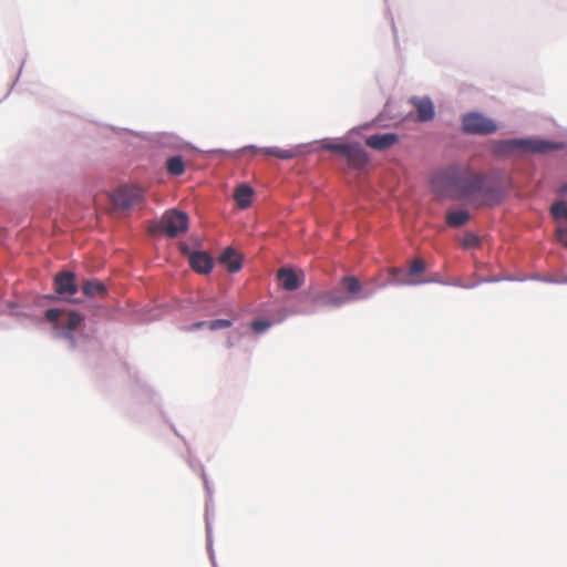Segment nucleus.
<instances>
[{"label": "nucleus", "mask_w": 567, "mask_h": 567, "mask_svg": "<svg viewBox=\"0 0 567 567\" xmlns=\"http://www.w3.org/2000/svg\"><path fill=\"white\" fill-rule=\"evenodd\" d=\"M54 291L65 299H71L78 292V285L75 284L74 272H58L54 277Z\"/></svg>", "instance_id": "obj_7"}, {"label": "nucleus", "mask_w": 567, "mask_h": 567, "mask_svg": "<svg viewBox=\"0 0 567 567\" xmlns=\"http://www.w3.org/2000/svg\"><path fill=\"white\" fill-rule=\"evenodd\" d=\"M349 144H339V143H332L329 141H323L321 144V148L326 151H331L344 155L347 147Z\"/></svg>", "instance_id": "obj_24"}, {"label": "nucleus", "mask_w": 567, "mask_h": 567, "mask_svg": "<svg viewBox=\"0 0 567 567\" xmlns=\"http://www.w3.org/2000/svg\"><path fill=\"white\" fill-rule=\"evenodd\" d=\"M463 131L468 134L488 135L497 131V125L481 113H467L462 121Z\"/></svg>", "instance_id": "obj_4"}, {"label": "nucleus", "mask_w": 567, "mask_h": 567, "mask_svg": "<svg viewBox=\"0 0 567 567\" xmlns=\"http://www.w3.org/2000/svg\"><path fill=\"white\" fill-rule=\"evenodd\" d=\"M343 157L348 161L350 167L357 169L363 168L369 161V157L364 150L357 144H349Z\"/></svg>", "instance_id": "obj_9"}, {"label": "nucleus", "mask_w": 567, "mask_h": 567, "mask_svg": "<svg viewBox=\"0 0 567 567\" xmlns=\"http://www.w3.org/2000/svg\"><path fill=\"white\" fill-rule=\"evenodd\" d=\"M219 262L224 264L229 272H237L243 266L241 256L231 247L224 250L219 257Z\"/></svg>", "instance_id": "obj_12"}, {"label": "nucleus", "mask_w": 567, "mask_h": 567, "mask_svg": "<svg viewBox=\"0 0 567 567\" xmlns=\"http://www.w3.org/2000/svg\"><path fill=\"white\" fill-rule=\"evenodd\" d=\"M189 265L198 274H208L213 268V258L204 251H194L189 255Z\"/></svg>", "instance_id": "obj_11"}, {"label": "nucleus", "mask_w": 567, "mask_h": 567, "mask_svg": "<svg viewBox=\"0 0 567 567\" xmlns=\"http://www.w3.org/2000/svg\"><path fill=\"white\" fill-rule=\"evenodd\" d=\"M445 220L450 227H460L470 220V214L464 209L452 210L446 214Z\"/></svg>", "instance_id": "obj_18"}, {"label": "nucleus", "mask_w": 567, "mask_h": 567, "mask_svg": "<svg viewBox=\"0 0 567 567\" xmlns=\"http://www.w3.org/2000/svg\"><path fill=\"white\" fill-rule=\"evenodd\" d=\"M81 289L82 293L89 298L101 299L106 295L105 285L97 279L85 280Z\"/></svg>", "instance_id": "obj_15"}, {"label": "nucleus", "mask_w": 567, "mask_h": 567, "mask_svg": "<svg viewBox=\"0 0 567 567\" xmlns=\"http://www.w3.org/2000/svg\"><path fill=\"white\" fill-rule=\"evenodd\" d=\"M433 190L449 198L465 202L473 208L498 205L505 197L501 182L468 166L451 165L431 177Z\"/></svg>", "instance_id": "obj_1"}, {"label": "nucleus", "mask_w": 567, "mask_h": 567, "mask_svg": "<svg viewBox=\"0 0 567 567\" xmlns=\"http://www.w3.org/2000/svg\"><path fill=\"white\" fill-rule=\"evenodd\" d=\"M249 150H251L254 153L260 152L266 156H274L279 159H291L298 155L297 148H280V147L257 148L255 146H250Z\"/></svg>", "instance_id": "obj_13"}, {"label": "nucleus", "mask_w": 567, "mask_h": 567, "mask_svg": "<svg viewBox=\"0 0 567 567\" xmlns=\"http://www.w3.org/2000/svg\"><path fill=\"white\" fill-rule=\"evenodd\" d=\"M390 274L391 281L396 285H417L421 282L420 280L409 278L406 271L400 268H392Z\"/></svg>", "instance_id": "obj_19"}, {"label": "nucleus", "mask_w": 567, "mask_h": 567, "mask_svg": "<svg viewBox=\"0 0 567 567\" xmlns=\"http://www.w3.org/2000/svg\"><path fill=\"white\" fill-rule=\"evenodd\" d=\"M369 292L364 291L355 276H344L339 286L324 295V302L331 306H341L348 301L364 298Z\"/></svg>", "instance_id": "obj_2"}, {"label": "nucleus", "mask_w": 567, "mask_h": 567, "mask_svg": "<svg viewBox=\"0 0 567 567\" xmlns=\"http://www.w3.org/2000/svg\"><path fill=\"white\" fill-rule=\"evenodd\" d=\"M410 103L414 106L416 111V120L419 122H430L434 118L435 107L430 97L414 96L410 100Z\"/></svg>", "instance_id": "obj_8"}, {"label": "nucleus", "mask_w": 567, "mask_h": 567, "mask_svg": "<svg viewBox=\"0 0 567 567\" xmlns=\"http://www.w3.org/2000/svg\"><path fill=\"white\" fill-rule=\"evenodd\" d=\"M254 189L248 185H239L234 193V198L240 209H246L251 204Z\"/></svg>", "instance_id": "obj_16"}, {"label": "nucleus", "mask_w": 567, "mask_h": 567, "mask_svg": "<svg viewBox=\"0 0 567 567\" xmlns=\"http://www.w3.org/2000/svg\"><path fill=\"white\" fill-rule=\"evenodd\" d=\"M205 323H206V321H198V322L194 323L192 326V328L198 329V328L203 327Z\"/></svg>", "instance_id": "obj_30"}, {"label": "nucleus", "mask_w": 567, "mask_h": 567, "mask_svg": "<svg viewBox=\"0 0 567 567\" xmlns=\"http://www.w3.org/2000/svg\"><path fill=\"white\" fill-rule=\"evenodd\" d=\"M188 217L185 213L178 210L166 212L159 223L158 229L165 233L171 238L178 236L181 233L187 230Z\"/></svg>", "instance_id": "obj_5"}, {"label": "nucleus", "mask_w": 567, "mask_h": 567, "mask_svg": "<svg viewBox=\"0 0 567 567\" xmlns=\"http://www.w3.org/2000/svg\"><path fill=\"white\" fill-rule=\"evenodd\" d=\"M68 319L73 320V319H81V318H80L76 313L71 312V313L69 315Z\"/></svg>", "instance_id": "obj_31"}, {"label": "nucleus", "mask_w": 567, "mask_h": 567, "mask_svg": "<svg viewBox=\"0 0 567 567\" xmlns=\"http://www.w3.org/2000/svg\"><path fill=\"white\" fill-rule=\"evenodd\" d=\"M55 337L72 339L71 332L78 329L81 321H52Z\"/></svg>", "instance_id": "obj_17"}, {"label": "nucleus", "mask_w": 567, "mask_h": 567, "mask_svg": "<svg viewBox=\"0 0 567 567\" xmlns=\"http://www.w3.org/2000/svg\"><path fill=\"white\" fill-rule=\"evenodd\" d=\"M559 148V145L544 140H508L499 142L495 152L499 155L514 153H547Z\"/></svg>", "instance_id": "obj_3"}, {"label": "nucleus", "mask_w": 567, "mask_h": 567, "mask_svg": "<svg viewBox=\"0 0 567 567\" xmlns=\"http://www.w3.org/2000/svg\"><path fill=\"white\" fill-rule=\"evenodd\" d=\"M461 245L464 249L476 248L481 245V239L477 235L467 233L463 237Z\"/></svg>", "instance_id": "obj_22"}, {"label": "nucleus", "mask_w": 567, "mask_h": 567, "mask_svg": "<svg viewBox=\"0 0 567 567\" xmlns=\"http://www.w3.org/2000/svg\"><path fill=\"white\" fill-rule=\"evenodd\" d=\"M556 239L567 247V227L566 226H558L556 229Z\"/></svg>", "instance_id": "obj_25"}, {"label": "nucleus", "mask_w": 567, "mask_h": 567, "mask_svg": "<svg viewBox=\"0 0 567 567\" xmlns=\"http://www.w3.org/2000/svg\"><path fill=\"white\" fill-rule=\"evenodd\" d=\"M399 141L394 133L374 134L365 138V145L377 151H384Z\"/></svg>", "instance_id": "obj_10"}, {"label": "nucleus", "mask_w": 567, "mask_h": 567, "mask_svg": "<svg viewBox=\"0 0 567 567\" xmlns=\"http://www.w3.org/2000/svg\"><path fill=\"white\" fill-rule=\"evenodd\" d=\"M557 193L560 195H567V183L560 185Z\"/></svg>", "instance_id": "obj_29"}, {"label": "nucleus", "mask_w": 567, "mask_h": 567, "mask_svg": "<svg viewBox=\"0 0 567 567\" xmlns=\"http://www.w3.org/2000/svg\"><path fill=\"white\" fill-rule=\"evenodd\" d=\"M270 326V321H252L251 328L256 333L265 331Z\"/></svg>", "instance_id": "obj_26"}, {"label": "nucleus", "mask_w": 567, "mask_h": 567, "mask_svg": "<svg viewBox=\"0 0 567 567\" xmlns=\"http://www.w3.org/2000/svg\"><path fill=\"white\" fill-rule=\"evenodd\" d=\"M425 269V262L421 258H416L412 261L410 265L409 271L406 274L409 275V278H413L416 275H420Z\"/></svg>", "instance_id": "obj_23"}, {"label": "nucleus", "mask_w": 567, "mask_h": 567, "mask_svg": "<svg viewBox=\"0 0 567 567\" xmlns=\"http://www.w3.org/2000/svg\"><path fill=\"white\" fill-rule=\"evenodd\" d=\"M230 324H231V321H209L208 329L215 330V329L228 328Z\"/></svg>", "instance_id": "obj_28"}, {"label": "nucleus", "mask_w": 567, "mask_h": 567, "mask_svg": "<svg viewBox=\"0 0 567 567\" xmlns=\"http://www.w3.org/2000/svg\"><path fill=\"white\" fill-rule=\"evenodd\" d=\"M550 213L556 220H567V203L564 200L554 203L550 207Z\"/></svg>", "instance_id": "obj_21"}, {"label": "nucleus", "mask_w": 567, "mask_h": 567, "mask_svg": "<svg viewBox=\"0 0 567 567\" xmlns=\"http://www.w3.org/2000/svg\"><path fill=\"white\" fill-rule=\"evenodd\" d=\"M62 316V312L58 308L48 309L45 311L44 319L51 320V319H60Z\"/></svg>", "instance_id": "obj_27"}, {"label": "nucleus", "mask_w": 567, "mask_h": 567, "mask_svg": "<svg viewBox=\"0 0 567 567\" xmlns=\"http://www.w3.org/2000/svg\"><path fill=\"white\" fill-rule=\"evenodd\" d=\"M277 276L286 290L292 291L301 286L299 276L292 269L281 268L278 270Z\"/></svg>", "instance_id": "obj_14"}, {"label": "nucleus", "mask_w": 567, "mask_h": 567, "mask_svg": "<svg viewBox=\"0 0 567 567\" xmlns=\"http://www.w3.org/2000/svg\"><path fill=\"white\" fill-rule=\"evenodd\" d=\"M166 169L171 175L181 176L185 172V164L182 156L169 157L166 162Z\"/></svg>", "instance_id": "obj_20"}, {"label": "nucleus", "mask_w": 567, "mask_h": 567, "mask_svg": "<svg viewBox=\"0 0 567 567\" xmlns=\"http://www.w3.org/2000/svg\"><path fill=\"white\" fill-rule=\"evenodd\" d=\"M143 199L144 193L138 186H123L112 195V202L117 208H130L142 203Z\"/></svg>", "instance_id": "obj_6"}]
</instances>
